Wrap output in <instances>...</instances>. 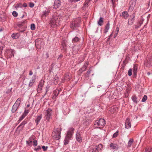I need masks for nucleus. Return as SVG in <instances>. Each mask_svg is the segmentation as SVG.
Instances as JSON below:
<instances>
[{"mask_svg": "<svg viewBox=\"0 0 152 152\" xmlns=\"http://www.w3.org/2000/svg\"><path fill=\"white\" fill-rule=\"evenodd\" d=\"M147 99V96L146 95H145L142 99V101L143 102H145L146 101Z\"/></svg>", "mask_w": 152, "mask_h": 152, "instance_id": "473e14b6", "label": "nucleus"}, {"mask_svg": "<svg viewBox=\"0 0 152 152\" xmlns=\"http://www.w3.org/2000/svg\"><path fill=\"white\" fill-rule=\"evenodd\" d=\"M29 106H30V104H28L27 105V107H29Z\"/></svg>", "mask_w": 152, "mask_h": 152, "instance_id": "680f3d73", "label": "nucleus"}, {"mask_svg": "<svg viewBox=\"0 0 152 152\" xmlns=\"http://www.w3.org/2000/svg\"><path fill=\"white\" fill-rule=\"evenodd\" d=\"M33 142V145H34V146H36L37 145V140H34Z\"/></svg>", "mask_w": 152, "mask_h": 152, "instance_id": "58836bf2", "label": "nucleus"}, {"mask_svg": "<svg viewBox=\"0 0 152 152\" xmlns=\"http://www.w3.org/2000/svg\"><path fill=\"white\" fill-rule=\"evenodd\" d=\"M136 0H131L129 3V10L132 11L133 10L136 4Z\"/></svg>", "mask_w": 152, "mask_h": 152, "instance_id": "6e6552de", "label": "nucleus"}, {"mask_svg": "<svg viewBox=\"0 0 152 152\" xmlns=\"http://www.w3.org/2000/svg\"><path fill=\"white\" fill-rule=\"evenodd\" d=\"M19 37L18 34H12L11 35V37L14 39H17Z\"/></svg>", "mask_w": 152, "mask_h": 152, "instance_id": "5701e85b", "label": "nucleus"}, {"mask_svg": "<svg viewBox=\"0 0 152 152\" xmlns=\"http://www.w3.org/2000/svg\"><path fill=\"white\" fill-rule=\"evenodd\" d=\"M144 21V19L143 18H142L139 21V22L138 23V26H137V28L140 26L142 24L143 21Z\"/></svg>", "mask_w": 152, "mask_h": 152, "instance_id": "2f4dec72", "label": "nucleus"}, {"mask_svg": "<svg viewBox=\"0 0 152 152\" xmlns=\"http://www.w3.org/2000/svg\"><path fill=\"white\" fill-rule=\"evenodd\" d=\"M76 139L77 140L78 142H80L82 141V137H81L80 134L77 133L76 134Z\"/></svg>", "mask_w": 152, "mask_h": 152, "instance_id": "4468645a", "label": "nucleus"}, {"mask_svg": "<svg viewBox=\"0 0 152 152\" xmlns=\"http://www.w3.org/2000/svg\"><path fill=\"white\" fill-rule=\"evenodd\" d=\"M25 116L24 115H23L22 116H21V117L20 118V119H19V120L20 121H21V120H22V119L25 117Z\"/></svg>", "mask_w": 152, "mask_h": 152, "instance_id": "de8ad7c7", "label": "nucleus"}, {"mask_svg": "<svg viewBox=\"0 0 152 152\" xmlns=\"http://www.w3.org/2000/svg\"><path fill=\"white\" fill-rule=\"evenodd\" d=\"M43 82L44 81L43 80H41L39 85L38 86V88H41V87H42L43 85Z\"/></svg>", "mask_w": 152, "mask_h": 152, "instance_id": "7c9ffc66", "label": "nucleus"}, {"mask_svg": "<svg viewBox=\"0 0 152 152\" xmlns=\"http://www.w3.org/2000/svg\"><path fill=\"white\" fill-rule=\"evenodd\" d=\"M23 7H26L27 6V4L26 3H24L23 4Z\"/></svg>", "mask_w": 152, "mask_h": 152, "instance_id": "864d4df0", "label": "nucleus"}, {"mask_svg": "<svg viewBox=\"0 0 152 152\" xmlns=\"http://www.w3.org/2000/svg\"><path fill=\"white\" fill-rule=\"evenodd\" d=\"M105 124L104 119L100 118L97 119L94 122V125L96 127L101 128H103Z\"/></svg>", "mask_w": 152, "mask_h": 152, "instance_id": "7ed1b4c3", "label": "nucleus"}, {"mask_svg": "<svg viewBox=\"0 0 152 152\" xmlns=\"http://www.w3.org/2000/svg\"><path fill=\"white\" fill-rule=\"evenodd\" d=\"M37 42V40H36L35 41V45H36Z\"/></svg>", "mask_w": 152, "mask_h": 152, "instance_id": "0e129e2a", "label": "nucleus"}, {"mask_svg": "<svg viewBox=\"0 0 152 152\" xmlns=\"http://www.w3.org/2000/svg\"><path fill=\"white\" fill-rule=\"evenodd\" d=\"M132 99L133 101L136 103H137L139 101V99L135 96H133Z\"/></svg>", "mask_w": 152, "mask_h": 152, "instance_id": "aec40b11", "label": "nucleus"}, {"mask_svg": "<svg viewBox=\"0 0 152 152\" xmlns=\"http://www.w3.org/2000/svg\"><path fill=\"white\" fill-rule=\"evenodd\" d=\"M50 11L48 10L47 11H45L44 12L43 14H42V17H46L47 15H48L49 13H50Z\"/></svg>", "mask_w": 152, "mask_h": 152, "instance_id": "a878e982", "label": "nucleus"}, {"mask_svg": "<svg viewBox=\"0 0 152 152\" xmlns=\"http://www.w3.org/2000/svg\"><path fill=\"white\" fill-rule=\"evenodd\" d=\"M110 28V24L109 22H108L106 25L105 26V29L104 30V33H106L108 31Z\"/></svg>", "mask_w": 152, "mask_h": 152, "instance_id": "6ab92c4d", "label": "nucleus"}, {"mask_svg": "<svg viewBox=\"0 0 152 152\" xmlns=\"http://www.w3.org/2000/svg\"><path fill=\"white\" fill-rule=\"evenodd\" d=\"M36 78V75H34L32 77L31 79L30 80V82L34 83L35 81Z\"/></svg>", "mask_w": 152, "mask_h": 152, "instance_id": "c85d7f7f", "label": "nucleus"}, {"mask_svg": "<svg viewBox=\"0 0 152 152\" xmlns=\"http://www.w3.org/2000/svg\"><path fill=\"white\" fill-rule=\"evenodd\" d=\"M103 148V146L102 144H99L96 146L95 148L96 152H99V151L101 150Z\"/></svg>", "mask_w": 152, "mask_h": 152, "instance_id": "ddd939ff", "label": "nucleus"}, {"mask_svg": "<svg viewBox=\"0 0 152 152\" xmlns=\"http://www.w3.org/2000/svg\"><path fill=\"white\" fill-rule=\"evenodd\" d=\"M28 110H29L28 109V110L26 109L24 113H23V115H24L25 116H26L28 113Z\"/></svg>", "mask_w": 152, "mask_h": 152, "instance_id": "72a5a7b5", "label": "nucleus"}, {"mask_svg": "<svg viewBox=\"0 0 152 152\" xmlns=\"http://www.w3.org/2000/svg\"><path fill=\"white\" fill-rule=\"evenodd\" d=\"M29 75H32V74H33V72H32V71L31 70H30V71H29Z\"/></svg>", "mask_w": 152, "mask_h": 152, "instance_id": "6e6d98bb", "label": "nucleus"}, {"mask_svg": "<svg viewBox=\"0 0 152 152\" xmlns=\"http://www.w3.org/2000/svg\"><path fill=\"white\" fill-rule=\"evenodd\" d=\"M91 152H96L95 148H92L90 151Z\"/></svg>", "mask_w": 152, "mask_h": 152, "instance_id": "8fccbe9b", "label": "nucleus"}, {"mask_svg": "<svg viewBox=\"0 0 152 152\" xmlns=\"http://www.w3.org/2000/svg\"><path fill=\"white\" fill-rule=\"evenodd\" d=\"M79 39L77 37H75V38L72 39V41L73 43L75 42H78L79 41Z\"/></svg>", "mask_w": 152, "mask_h": 152, "instance_id": "c756f323", "label": "nucleus"}, {"mask_svg": "<svg viewBox=\"0 0 152 152\" xmlns=\"http://www.w3.org/2000/svg\"><path fill=\"white\" fill-rule=\"evenodd\" d=\"M80 19H76L70 25V27L72 29H75L80 26Z\"/></svg>", "mask_w": 152, "mask_h": 152, "instance_id": "0eeeda50", "label": "nucleus"}, {"mask_svg": "<svg viewBox=\"0 0 152 152\" xmlns=\"http://www.w3.org/2000/svg\"><path fill=\"white\" fill-rule=\"evenodd\" d=\"M138 66L137 64H134L133 67V72L134 76H136L137 73Z\"/></svg>", "mask_w": 152, "mask_h": 152, "instance_id": "2eb2a0df", "label": "nucleus"}, {"mask_svg": "<svg viewBox=\"0 0 152 152\" xmlns=\"http://www.w3.org/2000/svg\"><path fill=\"white\" fill-rule=\"evenodd\" d=\"M74 129L73 128H70L67 132L64 140V144H68L69 140L71 139L73 134L74 132Z\"/></svg>", "mask_w": 152, "mask_h": 152, "instance_id": "f03ea898", "label": "nucleus"}, {"mask_svg": "<svg viewBox=\"0 0 152 152\" xmlns=\"http://www.w3.org/2000/svg\"><path fill=\"white\" fill-rule=\"evenodd\" d=\"M80 0H69V1L70 2H75L78 1Z\"/></svg>", "mask_w": 152, "mask_h": 152, "instance_id": "49530a36", "label": "nucleus"}, {"mask_svg": "<svg viewBox=\"0 0 152 152\" xmlns=\"http://www.w3.org/2000/svg\"><path fill=\"white\" fill-rule=\"evenodd\" d=\"M52 113L53 111L51 109L48 108L45 110L44 114L45 115V118L46 120L49 121V120L51 118Z\"/></svg>", "mask_w": 152, "mask_h": 152, "instance_id": "423d86ee", "label": "nucleus"}, {"mask_svg": "<svg viewBox=\"0 0 152 152\" xmlns=\"http://www.w3.org/2000/svg\"><path fill=\"white\" fill-rule=\"evenodd\" d=\"M131 120L129 118H126L125 122V128L129 129L131 127Z\"/></svg>", "mask_w": 152, "mask_h": 152, "instance_id": "9d476101", "label": "nucleus"}, {"mask_svg": "<svg viewBox=\"0 0 152 152\" xmlns=\"http://www.w3.org/2000/svg\"><path fill=\"white\" fill-rule=\"evenodd\" d=\"M61 20V16L57 15L56 14H54L50 21V24L51 26L54 28L60 25Z\"/></svg>", "mask_w": 152, "mask_h": 152, "instance_id": "f257e3e1", "label": "nucleus"}, {"mask_svg": "<svg viewBox=\"0 0 152 152\" xmlns=\"http://www.w3.org/2000/svg\"><path fill=\"white\" fill-rule=\"evenodd\" d=\"M42 118V115H40L37 116V118L36 119L35 121L36 125H37L39 122L40 121V120Z\"/></svg>", "mask_w": 152, "mask_h": 152, "instance_id": "a211bd4d", "label": "nucleus"}, {"mask_svg": "<svg viewBox=\"0 0 152 152\" xmlns=\"http://www.w3.org/2000/svg\"><path fill=\"white\" fill-rule=\"evenodd\" d=\"M31 139L33 140V139L31 138H30L29 139V140L28 141H27V143L29 145H30V144L32 142V141Z\"/></svg>", "mask_w": 152, "mask_h": 152, "instance_id": "e433bc0d", "label": "nucleus"}, {"mask_svg": "<svg viewBox=\"0 0 152 152\" xmlns=\"http://www.w3.org/2000/svg\"><path fill=\"white\" fill-rule=\"evenodd\" d=\"M134 19L132 18V19H129L128 20V24L129 25L132 24L134 21Z\"/></svg>", "mask_w": 152, "mask_h": 152, "instance_id": "bb28decb", "label": "nucleus"}, {"mask_svg": "<svg viewBox=\"0 0 152 152\" xmlns=\"http://www.w3.org/2000/svg\"><path fill=\"white\" fill-rule=\"evenodd\" d=\"M29 6L31 8L33 7L34 6V4L32 2H30L29 4Z\"/></svg>", "mask_w": 152, "mask_h": 152, "instance_id": "a18cd8bd", "label": "nucleus"}, {"mask_svg": "<svg viewBox=\"0 0 152 152\" xmlns=\"http://www.w3.org/2000/svg\"><path fill=\"white\" fill-rule=\"evenodd\" d=\"M19 5L18 4H17L16 6V7H19Z\"/></svg>", "mask_w": 152, "mask_h": 152, "instance_id": "bf43d9fd", "label": "nucleus"}, {"mask_svg": "<svg viewBox=\"0 0 152 152\" xmlns=\"http://www.w3.org/2000/svg\"><path fill=\"white\" fill-rule=\"evenodd\" d=\"M21 101V99L20 98H18L17 99L14 104H16V105L19 107Z\"/></svg>", "mask_w": 152, "mask_h": 152, "instance_id": "393cba45", "label": "nucleus"}, {"mask_svg": "<svg viewBox=\"0 0 152 152\" xmlns=\"http://www.w3.org/2000/svg\"><path fill=\"white\" fill-rule=\"evenodd\" d=\"M33 83H31V82H30L29 83V86L30 87H31L33 85Z\"/></svg>", "mask_w": 152, "mask_h": 152, "instance_id": "5fc2aeb1", "label": "nucleus"}, {"mask_svg": "<svg viewBox=\"0 0 152 152\" xmlns=\"http://www.w3.org/2000/svg\"><path fill=\"white\" fill-rule=\"evenodd\" d=\"M120 16L123 17L125 18L126 19L129 16V15L127 12L124 11L122 12L120 14Z\"/></svg>", "mask_w": 152, "mask_h": 152, "instance_id": "dca6fc26", "label": "nucleus"}, {"mask_svg": "<svg viewBox=\"0 0 152 152\" xmlns=\"http://www.w3.org/2000/svg\"><path fill=\"white\" fill-rule=\"evenodd\" d=\"M87 64H86V65H85L84 66V67L83 68V69L84 68V70H83L84 71H85L86 70V68H87Z\"/></svg>", "mask_w": 152, "mask_h": 152, "instance_id": "603ef678", "label": "nucleus"}, {"mask_svg": "<svg viewBox=\"0 0 152 152\" xmlns=\"http://www.w3.org/2000/svg\"><path fill=\"white\" fill-rule=\"evenodd\" d=\"M117 135L118 133L117 132H116L113 134V137L114 138L115 137L117 136Z\"/></svg>", "mask_w": 152, "mask_h": 152, "instance_id": "09e8293b", "label": "nucleus"}, {"mask_svg": "<svg viewBox=\"0 0 152 152\" xmlns=\"http://www.w3.org/2000/svg\"><path fill=\"white\" fill-rule=\"evenodd\" d=\"M135 13H133L132 15V18H133L134 19V18L135 17Z\"/></svg>", "mask_w": 152, "mask_h": 152, "instance_id": "4d7b16f0", "label": "nucleus"}, {"mask_svg": "<svg viewBox=\"0 0 152 152\" xmlns=\"http://www.w3.org/2000/svg\"><path fill=\"white\" fill-rule=\"evenodd\" d=\"M113 110H114L116 112L118 110V108L116 107H115V106H113L111 107V110H110V111L112 113L114 112V111Z\"/></svg>", "mask_w": 152, "mask_h": 152, "instance_id": "cd10ccee", "label": "nucleus"}, {"mask_svg": "<svg viewBox=\"0 0 152 152\" xmlns=\"http://www.w3.org/2000/svg\"><path fill=\"white\" fill-rule=\"evenodd\" d=\"M14 50H13L11 49H8L7 50L5 54L7 57L9 58H10L12 57V56H14Z\"/></svg>", "mask_w": 152, "mask_h": 152, "instance_id": "1a4fd4ad", "label": "nucleus"}, {"mask_svg": "<svg viewBox=\"0 0 152 152\" xmlns=\"http://www.w3.org/2000/svg\"><path fill=\"white\" fill-rule=\"evenodd\" d=\"M42 148L43 149L44 151H46L47 150L48 147V146H42Z\"/></svg>", "mask_w": 152, "mask_h": 152, "instance_id": "c03bdc74", "label": "nucleus"}, {"mask_svg": "<svg viewBox=\"0 0 152 152\" xmlns=\"http://www.w3.org/2000/svg\"><path fill=\"white\" fill-rule=\"evenodd\" d=\"M19 107L16 105V104H14L12 106V111L13 113L15 112L17 110V109Z\"/></svg>", "mask_w": 152, "mask_h": 152, "instance_id": "4be33fe9", "label": "nucleus"}, {"mask_svg": "<svg viewBox=\"0 0 152 152\" xmlns=\"http://www.w3.org/2000/svg\"><path fill=\"white\" fill-rule=\"evenodd\" d=\"M132 75V69H130L128 72V75L129 76H131Z\"/></svg>", "mask_w": 152, "mask_h": 152, "instance_id": "c9c22d12", "label": "nucleus"}, {"mask_svg": "<svg viewBox=\"0 0 152 152\" xmlns=\"http://www.w3.org/2000/svg\"><path fill=\"white\" fill-rule=\"evenodd\" d=\"M60 56H61V57H62V55H61H61H60Z\"/></svg>", "mask_w": 152, "mask_h": 152, "instance_id": "338daca9", "label": "nucleus"}, {"mask_svg": "<svg viewBox=\"0 0 152 152\" xmlns=\"http://www.w3.org/2000/svg\"><path fill=\"white\" fill-rule=\"evenodd\" d=\"M61 89H59L56 90L53 92V99H55L58 96L60 92L61 91Z\"/></svg>", "mask_w": 152, "mask_h": 152, "instance_id": "f8f14e48", "label": "nucleus"}, {"mask_svg": "<svg viewBox=\"0 0 152 152\" xmlns=\"http://www.w3.org/2000/svg\"><path fill=\"white\" fill-rule=\"evenodd\" d=\"M103 18H100L99 19L98 22V24L99 25L102 26V25L103 23Z\"/></svg>", "mask_w": 152, "mask_h": 152, "instance_id": "412c9836", "label": "nucleus"}, {"mask_svg": "<svg viewBox=\"0 0 152 152\" xmlns=\"http://www.w3.org/2000/svg\"><path fill=\"white\" fill-rule=\"evenodd\" d=\"M113 3V4H114L113 3L114 1V0H111Z\"/></svg>", "mask_w": 152, "mask_h": 152, "instance_id": "69168bd1", "label": "nucleus"}, {"mask_svg": "<svg viewBox=\"0 0 152 152\" xmlns=\"http://www.w3.org/2000/svg\"><path fill=\"white\" fill-rule=\"evenodd\" d=\"M113 32H112L110 34V36H112V35L113 34Z\"/></svg>", "mask_w": 152, "mask_h": 152, "instance_id": "e2e57ef3", "label": "nucleus"}, {"mask_svg": "<svg viewBox=\"0 0 152 152\" xmlns=\"http://www.w3.org/2000/svg\"><path fill=\"white\" fill-rule=\"evenodd\" d=\"M35 26L34 24H32L31 25V28L32 30H34L35 29Z\"/></svg>", "mask_w": 152, "mask_h": 152, "instance_id": "f704fd0d", "label": "nucleus"}, {"mask_svg": "<svg viewBox=\"0 0 152 152\" xmlns=\"http://www.w3.org/2000/svg\"><path fill=\"white\" fill-rule=\"evenodd\" d=\"M145 152H152V148H148L145 150Z\"/></svg>", "mask_w": 152, "mask_h": 152, "instance_id": "4c0bfd02", "label": "nucleus"}, {"mask_svg": "<svg viewBox=\"0 0 152 152\" xmlns=\"http://www.w3.org/2000/svg\"><path fill=\"white\" fill-rule=\"evenodd\" d=\"M118 31H119L118 29L117 28L116 31V32H115V34H114V38H115L117 35V34L118 33Z\"/></svg>", "mask_w": 152, "mask_h": 152, "instance_id": "79ce46f5", "label": "nucleus"}, {"mask_svg": "<svg viewBox=\"0 0 152 152\" xmlns=\"http://www.w3.org/2000/svg\"><path fill=\"white\" fill-rule=\"evenodd\" d=\"M90 72H91V70H89L87 71V73L88 74H90Z\"/></svg>", "mask_w": 152, "mask_h": 152, "instance_id": "13d9d810", "label": "nucleus"}, {"mask_svg": "<svg viewBox=\"0 0 152 152\" xmlns=\"http://www.w3.org/2000/svg\"><path fill=\"white\" fill-rule=\"evenodd\" d=\"M134 141L133 139L131 138L130 139L129 141H128V145L127 146L129 147H131L132 145V144L133 142Z\"/></svg>", "mask_w": 152, "mask_h": 152, "instance_id": "b1692460", "label": "nucleus"}, {"mask_svg": "<svg viewBox=\"0 0 152 152\" xmlns=\"http://www.w3.org/2000/svg\"><path fill=\"white\" fill-rule=\"evenodd\" d=\"M61 4V2L60 0H55L54 2L53 7L54 8L57 9L59 7Z\"/></svg>", "mask_w": 152, "mask_h": 152, "instance_id": "9b49d317", "label": "nucleus"}, {"mask_svg": "<svg viewBox=\"0 0 152 152\" xmlns=\"http://www.w3.org/2000/svg\"><path fill=\"white\" fill-rule=\"evenodd\" d=\"M12 14L14 17H17L18 15V13L15 11H14L12 12Z\"/></svg>", "mask_w": 152, "mask_h": 152, "instance_id": "a19ab883", "label": "nucleus"}, {"mask_svg": "<svg viewBox=\"0 0 152 152\" xmlns=\"http://www.w3.org/2000/svg\"><path fill=\"white\" fill-rule=\"evenodd\" d=\"M61 131V129H54L52 134L54 139L56 140H58L60 138Z\"/></svg>", "mask_w": 152, "mask_h": 152, "instance_id": "39448f33", "label": "nucleus"}, {"mask_svg": "<svg viewBox=\"0 0 152 152\" xmlns=\"http://www.w3.org/2000/svg\"><path fill=\"white\" fill-rule=\"evenodd\" d=\"M26 123H27V122L26 121H24L21 123L20 126H23L22 127H23L24 125Z\"/></svg>", "mask_w": 152, "mask_h": 152, "instance_id": "37998d69", "label": "nucleus"}, {"mask_svg": "<svg viewBox=\"0 0 152 152\" xmlns=\"http://www.w3.org/2000/svg\"><path fill=\"white\" fill-rule=\"evenodd\" d=\"M92 0H86V1H87L88 2H89L90 1H91Z\"/></svg>", "mask_w": 152, "mask_h": 152, "instance_id": "052dcab7", "label": "nucleus"}, {"mask_svg": "<svg viewBox=\"0 0 152 152\" xmlns=\"http://www.w3.org/2000/svg\"><path fill=\"white\" fill-rule=\"evenodd\" d=\"M40 149H41L40 146H38V147L37 148H35L34 150H36L38 151V150H39Z\"/></svg>", "mask_w": 152, "mask_h": 152, "instance_id": "3c124183", "label": "nucleus"}, {"mask_svg": "<svg viewBox=\"0 0 152 152\" xmlns=\"http://www.w3.org/2000/svg\"><path fill=\"white\" fill-rule=\"evenodd\" d=\"M111 148L113 149H117L118 148V145L116 143H111L110 145Z\"/></svg>", "mask_w": 152, "mask_h": 152, "instance_id": "f3484780", "label": "nucleus"}, {"mask_svg": "<svg viewBox=\"0 0 152 152\" xmlns=\"http://www.w3.org/2000/svg\"><path fill=\"white\" fill-rule=\"evenodd\" d=\"M26 27V21L20 22L17 24L16 28L20 32H23L25 30Z\"/></svg>", "mask_w": 152, "mask_h": 152, "instance_id": "20e7f679", "label": "nucleus"}, {"mask_svg": "<svg viewBox=\"0 0 152 152\" xmlns=\"http://www.w3.org/2000/svg\"><path fill=\"white\" fill-rule=\"evenodd\" d=\"M23 16H24V15H23V16L22 17V18L23 17Z\"/></svg>", "mask_w": 152, "mask_h": 152, "instance_id": "774afa93", "label": "nucleus"}, {"mask_svg": "<svg viewBox=\"0 0 152 152\" xmlns=\"http://www.w3.org/2000/svg\"><path fill=\"white\" fill-rule=\"evenodd\" d=\"M89 3V2H88L86 1L85 3L84 4V7H88V4Z\"/></svg>", "mask_w": 152, "mask_h": 152, "instance_id": "ea45409f", "label": "nucleus"}]
</instances>
